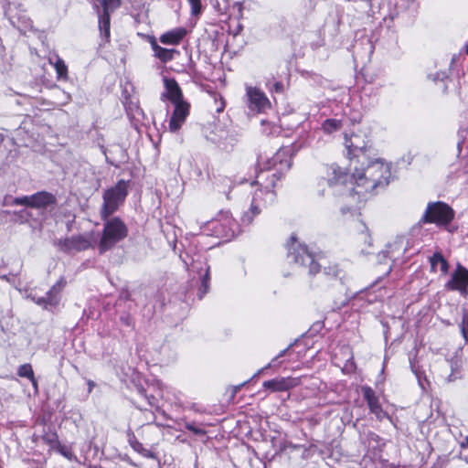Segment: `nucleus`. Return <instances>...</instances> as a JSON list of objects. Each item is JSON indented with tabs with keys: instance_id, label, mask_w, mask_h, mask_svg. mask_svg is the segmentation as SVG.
I'll use <instances>...</instances> for the list:
<instances>
[{
	"instance_id": "1",
	"label": "nucleus",
	"mask_w": 468,
	"mask_h": 468,
	"mask_svg": "<svg viewBox=\"0 0 468 468\" xmlns=\"http://www.w3.org/2000/svg\"><path fill=\"white\" fill-rule=\"evenodd\" d=\"M375 155V154L368 155L365 165H352L353 174L346 173L339 166L332 165L328 169L327 178L322 179L319 184L326 183L333 189L334 194L344 197L350 206L359 203L367 194L388 184L389 166Z\"/></svg>"
},
{
	"instance_id": "2",
	"label": "nucleus",
	"mask_w": 468,
	"mask_h": 468,
	"mask_svg": "<svg viewBox=\"0 0 468 468\" xmlns=\"http://www.w3.org/2000/svg\"><path fill=\"white\" fill-rule=\"evenodd\" d=\"M102 220L104 221L103 229L98 244L101 254L110 250L128 236V228L119 217H109Z\"/></svg>"
},
{
	"instance_id": "3",
	"label": "nucleus",
	"mask_w": 468,
	"mask_h": 468,
	"mask_svg": "<svg viewBox=\"0 0 468 468\" xmlns=\"http://www.w3.org/2000/svg\"><path fill=\"white\" fill-rule=\"evenodd\" d=\"M261 175H258L257 178L260 179ZM276 175L272 174L270 182L266 183L264 186L259 180L255 183L260 185L261 187L258 188L252 197L251 205L250 209L244 213L242 217V222L244 224H250L253 220V218L260 214L261 210V207L266 206L267 204H271L275 199V193L272 188L275 186Z\"/></svg>"
},
{
	"instance_id": "4",
	"label": "nucleus",
	"mask_w": 468,
	"mask_h": 468,
	"mask_svg": "<svg viewBox=\"0 0 468 468\" xmlns=\"http://www.w3.org/2000/svg\"><path fill=\"white\" fill-rule=\"evenodd\" d=\"M287 259L290 263H294L303 268H308L309 273L314 275L320 270L321 265L315 261L312 252L306 245L298 241L296 236L292 235L287 244Z\"/></svg>"
},
{
	"instance_id": "5",
	"label": "nucleus",
	"mask_w": 468,
	"mask_h": 468,
	"mask_svg": "<svg viewBox=\"0 0 468 468\" xmlns=\"http://www.w3.org/2000/svg\"><path fill=\"white\" fill-rule=\"evenodd\" d=\"M345 146L347 149L350 165L354 164L365 165L368 155L375 154L369 139L362 133H352L350 136L346 135Z\"/></svg>"
},
{
	"instance_id": "6",
	"label": "nucleus",
	"mask_w": 468,
	"mask_h": 468,
	"mask_svg": "<svg viewBox=\"0 0 468 468\" xmlns=\"http://www.w3.org/2000/svg\"><path fill=\"white\" fill-rule=\"evenodd\" d=\"M127 194V183L124 180H119L113 187L107 189L102 197L101 219L111 217L117 211L119 207L124 202Z\"/></svg>"
},
{
	"instance_id": "7",
	"label": "nucleus",
	"mask_w": 468,
	"mask_h": 468,
	"mask_svg": "<svg viewBox=\"0 0 468 468\" xmlns=\"http://www.w3.org/2000/svg\"><path fill=\"white\" fill-rule=\"evenodd\" d=\"M453 218V209L449 205L439 201L428 205L421 221L424 223H435L438 226H446Z\"/></svg>"
},
{
	"instance_id": "8",
	"label": "nucleus",
	"mask_w": 468,
	"mask_h": 468,
	"mask_svg": "<svg viewBox=\"0 0 468 468\" xmlns=\"http://www.w3.org/2000/svg\"><path fill=\"white\" fill-rule=\"evenodd\" d=\"M66 284V279L64 277H60L58 281L48 291L46 296L37 297L35 295L28 294L27 298L44 309L51 310L59 304L61 299L60 294Z\"/></svg>"
},
{
	"instance_id": "9",
	"label": "nucleus",
	"mask_w": 468,
	"mask_h": 468,
	"mask_svg": "<svg viewBox=\"0 0 468 468\" xmlns=\"http://www.w3.org/2000/svg\"><path fill=\"white\" fill-rule=\"evenodd\" d=\"M209 269L207 262L201 258L194 260L189 267V271L197 274L200 280V287L197 292L199 299H202L208 292L210 281Z\"/></svg>"
},
{
	"instance_id": "10",
	"label": "nucleus",
	"mask_w": 468,
	"mask_h": 468,
	"mask_svg": "<svg viewBox=\"0 0 468 468\" xmlns=\"http://www.w3.org/2000/svg\"><path fill=\"white\" fill-rule=\"evenodd\" d=\"M55 246L64 253L82 251L91 247V242L87 235H75L55 241Z\"/></svg>"
},
{
	"instance_id": "11",
	"label": "nucleus",
	"mask_w": 468,
	"mask_h": 468,
	"mask_svg": "<svg viewBox=\"0 0 468 468\" xmlns=\"http://www.w3.org/2000/svg\"><path fill=\"white\" fill-rule=\"evenodd\" d=\"M247 105L249 109L256 112H263L271 108V101L265 93L256 87H246Z\"/></svg>"
},
{
	"instance_id": "12",
	"label": "nucleus",
	"mask_w": 468,
	"mask_h": 468,
	"mask_svg": "<svg viewBox=\"0 0 468 468\" xmlns=\"http://www.w3.org/2000/svg\"><path fill=\"white\" fill-rule=\"evenodd\" d=\"M468 287V270L458 263L456 269L452 273L451 279L445 283V288L449 291H458L461 295H467Z\"/></svg>"
},
{
	"instance_id": "13",
	"label": "nucleus",
	"mask_w": 468,
	"mask_h": 468,
	"mask_svg": "<svg viewBox=\"0 0 468 468\" xmlns=\"http://www.w3.org/2000/svg\"><path fill=\"white\" fill-rule=\"evenodd\" d=\"M408 249L409 240L403 236L397 237L392 242L387 245V249L385 250H382L378 254V259L381 261L382 258H388L395 262L399 259V256L403 255L408 250Z\"/></svg>"
},
{
	"instance_id": "14",
	"label": "nucleus",
	"mask_w": 468,
	"mask_h": 468,
	"mask_svg": "<svg viewBox=\"0 0 468 468\" xmlns=\"http://www.w3.org/2000/svg\"><path fill=\"white\" fill-rule=\"evenodd\" d=\"M361 390L363 398L367 401L370 412L374 414L379 420H382L384 418L388 417V414L383 410L379 403L378 397L376 395V392L373 390V388L368 386H363Z\"/></svg>"
},
{
	"instance_id": "15",
	"label": "nucleus",
	"mask_w": 468,
	"mask_h": 468,
	"mask_svg": "<svg viewBox=\"0 0 468 468\" xmlns=\"http://www.w3.org/2000/svg\"><path fill=\"white\" fill-rule=\"evenodd\" d=\"M298 383V379L294 378H276L264 381L262 386L264 388L270 389L272 392H281L294 388Z\"/></svg>"
},
{
	"instance_id": "16",
	"label": "nucleus",
	"mask_w": 468,
	"mask_h": 468,
	"mask_svg": "<svg viewBox=\"0 0 468 468\" xmlns=\"http://www.w3.org/2000/svg\"><path fill=\"white\" fill-rule=\"evenodd\" d=\"M189 113V104L186 101L175 104V110L169 122V129L171 132H176L185 122Z\"/></svg>"
},
{
	"instance_id": "17",
	"label": "nucleus",
	"mask_w": 468,
	"mask_h": 468,
	"mask_svg": "<svg viewBox=\"0 0 468 468\" xmlns=\"http://www.w3.org/2000/svg\"><path fill=\"white\" fill-rule=\"evenodd\" d=\"M32 208L47 209L57 204V197L50 192L39 191L32 195Z\"/></svg>"
},
{
	"instance_id": "18",
	"label": "nucleus",
	"mask_w": 468,
	"mask_h": 468,
	"mask_svg": "<svg viewBox=\"0 0 468 468\" xmlns=\"http://www.w3.org/2000/svg\"><path fill=\"white\" fill-rule=\"evenodd\" d=\"M149 43L154 51V56L161 62L167 63L174 59L175 55H178L179 51L175 48H165L157 44L154 37H150Z\"/></svg>"
},
{
	"instance_id": "19",
	"label": "nucleus",
	"mask_w": 468,
	"mask_h": 468,
	"mask_svg": "<svg viewBox=\"0 0 468 468\" xmlns=\"http://www.w3.org/2000/svg\"><path fill=\"white\" fill-rule=\"evenodd\" d=\"M187 34L185 27H179L165 32L159 37V40L164 45L177 46L179 45Z\"/></svg>"
},
{
	"instance_id": "20",
	"label": "nucleus",
	"mask_w": 468,
	"mask_h": 468,
	"mask_svg": "<svg viewBox=\"0 0 468 468\" xmlns=\"http://www.w3.org/2000/svg\"><path fill=\"white\" fill-rule=\"evenodd\" d=\"M164 83L166 91L163 96H165L174 104L184 101L182 90L176 80L165 78Z\"/></svg>"
},
{
	"instance_id": "21",
	"label": "nucleus",
	"mask_w": 468,
	"mask_h": 468,
	"mask_svg": "<svg viewBox=\"0 0 468 468\" xmlns=\"http://www.w3.org/2000/svg\"><path fill=\"white\" fill-rule=\"evenodd\" d=\"M93 8L96 10L99 16V29L101 32V37L104 43H108L111 37V16L109 14L101 13L100 6L97 3L93 4Z\"/></svg>"
},
{
	"instance_id": "22",
	"label": "nucleus",
	"mask_w": 468,
	"mask_h": 468,
	"mask_svg": "<svg viewBox=\"0 0 468 468\" xmlns=\"http://www.w3.org/2000/svg\"><path fill=\"white\" fill-rule=\"evenodd\" d=\"M128 442L133 450L142 456L153 460H158L157 454L152 450L144 447L143 443L140 442L133 434L129 436Z\"/></svg>"
},
{
	"instance_id": "23",
	"label": "nucleus",
	"mask_w": 468,
	"mask_h": 468,
	"mask_svg": "<svg viewBox=\"0 0 468 468\" xmlns=\"http://www.w3.org/2000/svg\"><path fill=\"white\" fill-rule=\"evenodd\" d=\"M430 263L432 271H436L437 265H440V270L443 274H447L449 271V263L440 251L433 253L430 258Z\"/></svg>"
},
{
	"instance_id": "24",
	"label": "nucleus",
	"mask_w": 468,
	"mask_h": 468,
	"mask_svg": "<svg viewBox=\"0 0 468 468\" xmlns=\"http://www.w3.org/2000/svg\"><path fill=\"white\" fill-rule=\"evenodd\" d=\"M49 63L54 66L57 73L58 80H68V67L65 64L64 60L58 56L55 57V60L52 58H49Z\"/></svg>"
},
{
	"instance_id": "25",
	"label": "nucleus",
	"mask_w": 468,
	"mask_h": 468,
	"mask_svg": "<svg viewBox=\"0 0 468 468\" xmlns=\"http://www.w3.org/2000/svg\"><path fill=\"white\" fill-rule=\"evenodd\" d=\"M450 365V367H451V373L449 374V376L446 378V381L448 383H451V382H454L458 379H461L463 375H462V369H461V366L458 364V361L455 360H451V361H447Z\"/></svg>"
},
{
	"instance_id": "26",
	"label": "nucleus",
	"mask_w": 468,
	"mask_h": 468,
	"mask_svg": "<svg viewBox=\"0 0 468 468\" xmlns=\"http://www.w3.org/2000/svg\"><path fill=\"white\" fill-rule=\"evenodd\" d=\"M95 3L98 2L101 4L102 7V11L101 13L102 14H109L111 16V13L115 11L117 8L121 6V0H94Z\"/></svg>"
},
{
	"instance_id": "27",
	"label": "nucleus",
	"mask_w": 468,
	"mask_h": 468,
	"mask_svg": "<svg viewBox=\"0 0 468 468\" xmlns=\"http://www.w3.org/2000/svg\"><path fill=\"white\" fill-rule=\"evenodd\" d=\"M17 375L21 378H28L34 386H37V381L34 377V371L30 364L21 365L17 369Z\"/></svg>"
},
{
	"instance_id": "28",
	"label": "nucleus",
	"mask_w": 468,
	"mask_h": 468,
	"mask_svg": "<svg viewBox=\"0 0 468 468\" xmlns=\"http://www.w3.org/2000/svg\"><path fill=\"white\" fill-rule=\"evenodd\" d=\"M340 122L339 121L334 119H326L323 124L322 128L325 133H331L339 129Z\"/></svg>"
},
{
	"instance_id": "29",
	"label": "nucleus",
	"mask_w": 468,
	"mask_h": 468,
	"mask_svg": "<svg viewBox=\"0 0 468 468\" xmlns=\"http://www.w3.org/2000/svg\"><path fill=\"white\" fill-rule=\"evenodd\" d=\"M31 198H32V195L15 197L12 200L11 204L15 205V206H25V207H28L32 208V199Z\"/></svg>"
},
{
	"instance_id": "30",
	"label": "nucleus",
	"mask_w": 468,
	"mask_h": 468,
	"mask_svg": "<svg viewBox=\"0 0 468 468\" xmlns=\"http://www.w3.org/2000/svg\"><path fill=\"white\" fill-rule=\"evenodd\" d=\"M431 77L432 78V80L434 82H436V83L438 81L442 82L443 83L442 90L446 91V90H447V84L446 83L449 80V77H448V75L445 72H437L434 75H431Z\"/></svg>"
},
{
	"instance_id": "31",
	"label": "nucleus",
	"mask_w": 468,
	"mask_h": 468,
	"mask_svg": "<svg viewBox=\"0 0 468 468\" xmlns=\"http://www.w3.org/2000/svg\"><path fill=\"white\" fill-rule=\"evenodd\" d=\"M460 326L462 335L465 339L466 343H468V311L463 312Z\"/></svg>"
},
{
	"instance_id": "32",
	"label": "nucleus",
	"mask_w": 468,
	"mask_h": 468,
	"mask_svg": "<svg viewBox=\"0 0 468 468\" xmlns=\"http://www.w3.org/2000/svg\"><path fill=\"white\" fill-rule=\"evenodd\" d=\"M188 3L191 5V15L192 16H198L201 14L202 11V5L200 0H187Z\"/></svg>"
},
{
	"instance_id": "33",
	"label": "nucleus",
	"mask_w": 468,
	"mask_h": 468,
	"mask_svg": "<svg viewBox=\"0 0 468 468\" xmlns=\"http://www.w3.org/2000/svg\"><path fill=\"white\" fill-rule=\"evenodd\" d=\"M324 273L331 277H337L340 273V269L336 264L324 266Z\"/></svg>"
},
{
	"instance_id": "34",
	"label": "nucleus",
	"mask_w": 468,
	"mask_h": 468,
	"mask_svg": "<svg viewBox=\"0 0 468 468\" xmlns=\"http://www.w3.org/2000/svg\"><path fill=\"white\" fill-rule=\"evenodd\" d=\"M17 275V273H16L15 275H13V277H9L7 275H2L0 276L1 279L6 281L7 282H9L11 285H13L16 290L18 291H21L20 290V285H21V281L19 279H16V276Z\"/></svg>"
},
{
	"instance_id": "35",
	"label": "nucleus",
	"mask_w": 468,
	"mask_h": 468,
	"mask_svg": "<svg viewBox=\"0 0 468 468\" xmlns=\"http://www.w3.org/2000/svg\"><path fill=\"white\" fill-rule=\"evenodd\" d=\"M186 428L197 435H202L205 433L204 430L197 428L193 423H186Z\"/></svg>"
},
{
	"instance_id": "36",
	"label": "nucleus",
	"mask_w": 468,
	"mask_h": 468,
	"mask_svg": "<svg viewBox=\"0 0 468 468\" xmlns=\"http://www.w3.org/2000/svg\"><path fill=\"white\" fill-rule=\"evenodd\" d=\"M270 90L277 93H282L284 90V86L281 81H276L271 87H270Z\"/></svg>"
},
{
	"instance_id": "37",
	"label": "nucleus",
	"mask_w": 468,
	"mask_h": 468,
	"mask_svg": "<svg viewBox=\"0 0 468 468\" xmlns=\"http://www.w3.org/2000/svg\"><path fill=\"white\" fill-rule=\"evenodd\" d=\"M139 391L142 394V396H144L146 399V400L148 401V404L150 406H154L156 399H155V397L154 395H147L145 393L144 389H143V388L140 389Z\"/></svg>"
},
{
	"instance_id": "38",
	"label": "nucleus",
	"mask_w": 468,
	"mask_h": 468,
	"mask_svg": "<svg viewBox=\"0 0 468 468\" xmlns=\"http://www.w3.org/2000/svg\"><path fill=\"white\" fill-rule=\"evenodd\" d=\"M410 367H411V370L412 372L415 374V376L417 377L418 380H419V383L421 385V377L423 375V372H421L419 368V367H416L414 364H410Z\"/></svg>"
},
{
	"instance_id": "39",
	"label": "nucleus",
	"mask_w": 468,
	"mask_h": 468,
	"mask_svg": "<svg viewBox=\"0 0 468 468\" xmlns=\"http://www.w3.org/2000/svg\"><path fill=\"white\" fill-rule=\"evenodd\" d=\"M59 452L63 456L69 460H71L73 457V453L70 451L66 450L65 448L60 449Z\"/></svg>"
},
{
	"instance_id": "40",
	"label": "nucleus",
	"mask_w": 468,
	"mask_h": 468,
	"mask_svg": "<svg viewBox=\"0 0 468 468\" xmlns=\"http://www.w3.org/2000/svg\"><path fill=\"white\" fill-rule=\"evenodd\" d=\"M288 349H289V347H287V348L283 349L282 351H281V352L279 353V355H278L277 356H275V357L272 359L271 363H273L274 361H276L278 358H280V357L283 356L286 354V352L288 351Z\"/></svg>"
},
{
	"instance_id": "41",
	"label": "nucleus",
	"mask_w": 468,
	"mask_h": 468,
	"mask_svg": "<svg viewBox=\"0 0 468 468\" xmlns=\"http://www.w3.org/2000/svg\"><path fill=\"white\" fill-rule=\"evenodd\" d=\"M95 386V383L92 380L88 381V392L90 393Z\"/></svg>"
},
{
	"instance_id": "42",
	"label": "nucleus",
	"mask_w": 468,
	"mask_h": 468,
	"mask_svg": "<svg viewBox=\"0 0 468 468\" xmlns=\"http://www.w3.org/2000/svg\"><path fill=\"white\" fill-rule=\"evenodd\" d=\"M271 365H272V363H271H271H269L265 367H263V368L260 369V370L255 374V376L260 375V374H261V372H263L266 368L271 367Z\"/></svg>"
},
{
	"instance_id": "43",
	"label": "nucleus",
	"mask_w": 468,
	"mask_h": 468,
	"mask_svg": "<svg viewBox=\"0 0 468 468\" xmlns=\"http://www.w3.org/2000/svg\"><path fill=\"white\" fill-rule=\"evenodd\" d=\"M462 447H468V437H466L464 441L462 442Z\"/></svg>"
},
{
	"instance_id": "44",
	"label": "nucleus",
	"mask_w": 468,
	"mask_h": 468,
	"mask_svg": "<svg viewBox=\"0 0 468 468\" xmlns=\"http://www.w3.org/2000/svg\"><path fill=\"white\" fill-rule=\"evenodd\" d=\"M314 326H317V327H319V328H320V327H322V323H320V322H319V323H316V324H314Z\"/></svg>"
},
{
	"instance_id": "45",
	"label": "nucleus",
	"mask_w": 468,
	"mask_h": 468,
	"mask_svg": "<svg viewBox=\"0 0 468 468\" xmlns=\"http://www.w3.org/2000/svg\"><path fill=\"white\" fill-rule=\"evenodd\" d=\"M161 413H162V415H163L165 418H168V417H167V415H166V413H165L164 410H162V411H161Z\"/></svg>"
},
{
	"instance_id": "46",
	"label": "nucleus",
	"mask_w": 468,
	"mask_h": 468,
	"mask_svg": "<svg viewBox=\"0 0 468 468\" xmlns=\"http://www.w3.org/2000/svg\"><path fill=\"white\" fill-rule=\"evenodd\" d=\"M466 53L468 54V45L466 46Z\"/></svg>"
}]
</instances>
